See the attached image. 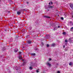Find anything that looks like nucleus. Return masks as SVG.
Masks as SVG:
<instances>
[{
    "mask_svg": "<svg viewBox=\"0 0 73 73\" xmlns=\"http://www.w3.org/2000/svg\"><path fill=\"white\" fill-rule=\"evenodd\" d=\"M46 64L48 65L49 66H51V64H50L49 62H48L46 63Z\"/></svg>",
    "mask_w": 73,
    "mask_h": 73,
    "instance_id": "obj_1",
    "label": "nucleus"
},
{
    "mask_svg": "<svg viewBox=\"0 0 73 73\" xmlns=\"http://www.w3.org/2000/svg\"><path fill=\"white\" fill-rule=\"evenodd\" d=\"M21 11H17V15H20V14H21Z\"/></svg>",
    "mask_w": 73,
    "mask_h": 73,
    "instance_id": "obj_2",
    "label": "nucleus"
},
{
    "mask_svg": "<svg viewBox=\"0 0 73 73\" xmlns=\"http://www.w3.org/2000/svg\"><path fill=\"white\" fill-rule=\"evenodd\" d=\"M70 7L71 8H73V5L72 3H70Z\"/></svg>",
    "mask_w": 73,
    "mask_h": 73,
    "instance_id": "obj_3",
    "label": "nucleus"
},
{
    "mask_svg": "<svg viewBox=\"0 0 73 73\" xmlns=\"http://www.w3.org/2000/svg\"><path fill=\"white\" fill-rule=\"evenodd\" d=\"M18 50H19L18 49L16 48L15 49L14 52H17Z\"/></svg>",
    "mask_w": 73,
    "mask_h": 73,
    "instance_id": "obj_4",
    "label": "nucleus"
},
{
    "mask_svg": "<svg viewBox=\"0 0 73 73\" xmlns=\"http://www.w3.org/2000/svg\"><path fill=\"white\" fill-rule=\"evenodd\" d=\"M44 17L46 18H47L48 19H50V17L48 16H44Z\"/></svg>",
    "mask_w": 73,
    "mask_h": 73,
    "instance_id": "obj_5",
    "label": "nucleus"
},
{
    "mask_svg": "<svg viewBox=\"0 0 73 73\" xmlns=\"http://www.w3.org/2000/svg\"><path fill=\"white\" fill-rule=\"evenodd\" d=\"M55 45H56V44L54 43H53L51 44V46H52L53 47H54V46H55Z\"/></svg>",
    "mask_w": 73,
    "mask_h": 73,
    "instance_id": "obj_6",
    "label": "nucleus"
},
{
    "mask_svg": "<svg viewBox=\"0 0 73 73\" xmlns=\"http://www.w3.org/2000/svg\"><path fill=\"white\" fill-rule=\"evenodd\" d=\"M19 59H20V60H23H23L22 59V57L21 56H19Z\"/></svg>",
    "mask_w": 73,
    "mask_h": 73,
    "instance_id": "obj_7",
    "label": "nucleus"
},
{
    "mask_svg": "<svg viewBox=\"0 0 73 73\" xmlns=\"http://www.w3.org/2000/svg\"><path fill=\"white\" fill-rule=\"evenodd\" d=\"M70 25H73V23L72 21H70Z\"/></svg>",
    "mask_w": 73,
    "mask_h": 73,
    "instance_id": "obj_8",
    "label": "nucleus"
},
{
    "mask_svg": "<svg viewBox=\"0 0 73 73\" xmlns=\"http://www.w3.org/2000/svg\"><path fill=\"white\" fill-rule=\"evenodd\" d=\"M27 42H28V44H31V40H28L27 41Z\"/></svg>",
    "mask_w": 73,
    "mask_h": 73,
    "instance_id": "obj_9",
    "label": "nucleus"
},
{
    "mask_svg": "<svg viewBox=\"0 0 73 73\" xmlns=\"http://www.w3.org/2000/svg\"><path fill=\"white\" fill-rule=\"evenodd\" d=\"M73 63H72V62H70L69 63V65H70V66H71V65H72Z\"/></svg>",
    "mask_w": 73,
    "mask_h": 73,
    "instance_id": "obj_10",
    "label": "nucleus"
},
{
    "mask_svg": "<svg viewBox=\"0 0 73 73\" xmlns=\"http://www.w3.org/2000/svg\"><path fill=\"white\" fill-rule=\"evenodd\" d=\"M48 7L49 8H52L53 7V6H48Z\"/></svg>",
    "mask_w": 73,
    "mask_h": 73,
    "instance_id": "obj_11",
    "label": "nucleus"
},
{
    "mask_svg": "<svg viewBox=\"0 0 73 73\" xmlns=\"http://www.w3.org/2000/svg\"><path fill=\"white\" fill-rule=\"evenodd\" d=\"M58 29V27H55L54 28V31H55V29Z\"/></svg>",
    "mask_w": 73,
    "mask_h": 73,
    "instance_id": "obj_12",
    "label": "nucleus"
},
{
    "mask_svg": "<svg viewBox=\"0 0 73 73\" xmlns=\"http://www.w3.org/2000/svg\"><path fill=\"white\" fill-rule=\"evenodd\" d=\"M53 3H52V2L51 1L49 3V5H50V4H52Z\"/></svg>",
    "mask_w": 73,
    "mask_h": 73,
    "instance_id": "obj_13",
    "label": "nucleus"
},
{
    "mask_svg": "<svg viewBox=\"0 0 73 73\" xmlns=\"http://www.w3.org/2000/svg\"><path fill=\"white\" fill-rule=\"evenodd\" d=\"M31 55H33V56H35V55H36V54L35 53L32 54Z\"/></svg>",
    "mask_w": 73,
    "mask_h": 73,
    "instance_id": "obj_14",
    "label": "nucleus"
},
{
    "mask_svg": "<svg viewBox=\"0 0 73 73\" xmlns=\"http://www.w3.org/2000/svg\"><path fill=\"white\" fill-rule=\"evenodd\" d=\"M63 35H66V33L65 32H64L63 33Z\"/></svg>",
    "mask_w": 73,
    "mask_h": 73,
    "instance_id": "obj_15",
    "label": "nucleus"
},
{
    "mask_svg": "<svg viewBox=\"0 0 73 73\" xmlns=\"http://www.w3.org/2000/svg\"><path fill=\"white\" fill-rule=\"evenodd\" d=\"M25 64H26V62H24L23 64V65H25Z\"/></svg>",
    "mask_w": 73,
    "mask_h": 73,
    "instance_id": "obj_16",
    "label": "nucleus"
},
{
    "mask_svg": "<svg viewBox=\"0 0 73 73\" xmlns=\"http://www.w3.org/2000/svg\"><path fill=\"white\" fill-rule=\"evenodd\" d=\"M30 70H32V67H30Z\"/></svg>",
    "mask_w": 73,
    "mask_h": 73,
    "instance_id": "obj_17",
    "label": "nucleus"
},
{
    "mask_svg": "<svg viewBox=\"0 0 73 73\" xmlns=\"http://www.w3.org/2000/svg\"><path fill=\"white\" fill-rule=\"evenodd\" d=\"M36 73H38V69L36 70Z\"/></svg>",
    "mask_w": 73,
    "mask_h": 73,
    "instance_id": "obj_18",
    "label": "nucleus"
},
{
    "mask_svg": "<svg viewBox=\"0 0 73 73\" xmlns=\"http://www.w3.org/2000/svg\"><path fill=\"white\" fill-rule=\"evenodd\" d=\"M72 30H73V27L71 28V30L72 31Z\"/></svg>",
    "mask_w": 73,
    "mask_h": 73,
    "instance_id": "obj_19",
    "label": "nucleus"
},
{
    "mask_svg": "<svg viewBox=\"0 0 73 73\" xmlns=\"http://www.w3.org/2000/svg\"><path fill=\"white\" fill-rule=\"evenodd\" d=\"M61 19L62 20H64V18L63 17H61Z\"/></svg>",
    "mask_w": 73,
    "mask_h": 73,
    "instance_id": "obj_20",
    "label": "nucleus"
},
{
    "mask_svg": "<svg viewBox=\"0 0 73 73\" xmlns=\"http://www.w3.org/2000/svg\"><path fill=\"white\" fill-rule=\"evenodd\" d=\"M57 73H60V72L59 71H58L57 72Z\"/></svg>",
    "mask_w": 73,
    "mask_h": 73,
    "instance_id": "obj_21",
    "label": "nucleus"
},
{
    "mask_svg": "<svg viewBox=\"0 0 73 73\" xmlns=\"http://www.w3.org/2000/svg\"><path fill=\"white\" fill-rule=\"evenodd\" d=\"M47 47H49V44H47Z\"/></svg>",
    "mask_w": 73,
    "mask_h": 73,
    "instance_id": "obj_22",
    "label": "nucleus"
},
{
    "mask_svg": "<svg viewBox=\"0 0 73 73\" xmlns=\"http://www.w3.org/2000/svg\"><path fill=\"white\" fill-rule=\"evenodd\" d=\"M51 59H50V58H49V61H51Z\"/></svg>",
    "mask_w": 73,
    "mask_h": 73,
    "instance_id": "obj_23",
    "label": "nucleus"
},
{
    "mask_svg": "<svg viewBox=\"0 0 73 73\" xmlns=\"http://www.w3.org/2000/svg\"><path fill=\"white\" fill-rule=\"evenodd\" d=\"M67 41H68V40H65V42H67Z\"/></svg>",
    "mask_w": 73,
    "mask_h": 73,
    "instance_id": "obj_24",
    "label": "nucleus"
},
{
    "mask_svg": "<svg viewBox=\"0 0 73 73\" xmlns=\"http://www.w3.org/2000/svg\"><path fill=\"white\" fill-rule=\"evenodd\" d=\"M41 44H42V45H44V44H43V42H42L41 43Z\"/></svg>",
    "mask_w": 73,
    "mask_h": 73,
    "instance_id": "obj_25",
    "label": "nucleus"
},
{
    "mask_svg": "<svg viewBox=\"0 0 73 73\" xmlns=\"http://www.w3.org/2000/svg\"><path fill=\"white\" fill-rule=\"evenodd\" d=\"M19 54H21V52H19Z\"/></svg>",
    "mask_w": 73,
    "mask_h": 73,
    "instance_id": "obj_26",
    "label": "nucleus"
},
{
    "mask_svg": "<svg viewBox=\"0 0 73 73\" xmlns=\"http://www.w3.org/2000/svg\"><path fill=\"white\" fill-rule=\"evenodd\" d=\"M28 3H29L28 2H27V4H28Z\"/></svg>",
    "mask_w": 73,
    "mask_h": 73,
    "instance_id": "obj_27",
    "label": "nucleus"
},
{
    "mask_svg": "<svg viewBox=\"0 0 73 73\" xmlns=\"http://www.w3.org/2000/svg\"><path fill=\"white\" fill-rule=\"evenodd\" d=\"M65 46H63V47L64 48H65Z\"/></svg>",
    "mask_w": 73,
    "mask_h": 73,
    "instance_id": "obj_28",
    "label": "nucleus"
},
{
    "mask_svg": "<svg viewBox=\"0 0 73 73\" xmlns=\"http://www.w3.org/2000/svg\"><path fill=\"white\" fill-rule=\"evenodd\" d=\"M60 26H59L58 27V28H60Z\"/></svg>",
    "mask_w": 73,
    "mask_h": 73,
    "instance_id": "obj_29",
    "label": "nucleus"
},
{
    "mask_svg": "<svg viewBox=\"0 0 73 73\" xmlns=\"http://www.w3.org/2000/svg\"><path fill=\"white\" fill-rule=\"evenodd\" d=\"M69 40H70V38L69 39Z\"/></svg>",
    "mask_w": 73,
    "mask_h": 73,
    "instance_id": "obj_30",
    "label": "nucleus"
},
{
    "mask_svg": "<svg viewBox=\"0 0 73 73\" xmlns=\"http://www.w3.org/2000/svg\"><path fill=\"white\" fill-rule=\"evenodd\" d=\"M72 17H73V15H72Z\"/></svg>",
    "mask_w": 73,
    "mask_h": 73,
    "instance_id": "obj_31",
    "label": "nucleus"
},
{
    "mask_svg": "<svg viewBox=\"0 0 73 73\" xmlns=\"http://www.w3.org/2000/svg\"><path fill=\"white\" fill-rule=\"evenodd\" d=\"M23 48H24V47H23Z\"/></svg>",
    "mask_w": 73,
    "mask_h": 73,
    "instance_id": "obj_32",
    "label": "nucleus"
},
{
    "mask_svg": "<svg viewBox=\"0 0 73 73\" xmlns=\"http://www.w3.org/2000/svg\"><path fill=\"white\" fill-rule=\"evenodd\" d=\"M27 37H28V36H27Z\"/></svg>",
    "mask_w": 73,
    "mask_h": 73,
    "instance_id": "obj_33",
    "label": "nucleus"
}]
</instances>
